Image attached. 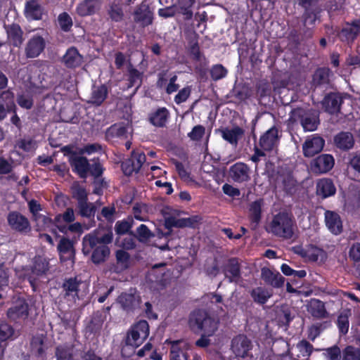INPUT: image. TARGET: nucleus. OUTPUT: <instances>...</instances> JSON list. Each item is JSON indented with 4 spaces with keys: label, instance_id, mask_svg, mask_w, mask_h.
<instances>
[{
    "label": "nucleus",
    "instance_id": "10",
    "mask_svg": "<svg viewBox=\"0 0 360 360\" xmlns=\"http://www.w3.org/2000/svg\"><path fill=\"white\" fill-rule=\"evenodd\" d=\"M360 34V20L355 19L346 22L344 26L338 32V39L351 46Z\"/></svg>",
    "mask_w": 360,
    "mask_h": 360
},
{
    "label": "nucleus",
    "instance_id": "49",
    "mask_svg": "<svg viewBox=\"0 0 360 360\" xmlns=\"http://www.w3.org/2000/svg\"><path fill=\"white\" fill-rule=\"evenodd\" d=\"M188 53L195 61L201 60L202 53L198 44V35L195 34L194 37L188 41Z\"/></svg>",
    "mask_w": 360,
    "mask_h": 360
},
{
    "label": "nucleus",
    "instance_id": "36",
    "mask_svg": "<svg viewBox=\"0 0 360 360\" xmlns=\"http://www.w3.org/2000/svg\"><path fill=\"white\" fill-rule=\"evenodd\" d=\"M308 311L315 319H321L328 316L325 304L320 300L312 299L308 307Z\"/></svg>",
    "mask_w": 360,
    "mask_h": 360
},
{
    "label": "nucleus",
    "instance_id": "8",
    "mask_svg": "<svg viewBox=\"0 0 360 360\" xmlns=\"http://www.w3.org/2000/svg\"><path fill=\"white\" fill-rule=\"evenodd\" d=\"M7 223L12 231L20 235H28L32 231L29 219L19 211H11L7 214Z\"/></svg>",
    "mask_w": 360,
    "mask_h": 360
},
{
    "label": "nucleus",
    "instance_id": "9",
    "mask_svg": "<svg viewBox=\"0 0 360 360\" xmlns=\"http://www.w3.org/2000/svg\"><path fill=\"white\" fill-rule=\"evenodd\" d=\"M29 314V304L24 298H18L6 311L7 318L15 323L24 322L28 319Z\"/></svg>",
    "mask_w": 360,
    "mask_h": 360
},
{
    "label": "nucleus",
    "instance_id": "33",
    "mask_svg": "<svg viewBox=\"0 0 360 360\" xmlns=\"http://www.w3.org/2000/svg\"><path fill=\"white\" fill-rule=\"evenodd\" d=\"M169 116L170 113L169 110L165 107H162L151 112L149 115L148 120L152 125L156 127H164L166 126Z\"/></svg>",
    "mask_w": 360,
    "mask_h": 360
},
{
    "label": "nucleus",
    "instance_id": "62",
    "mask_svg": "<svg viewBox=\"0 0 360 360\" xmlns=\"http://www.w3.org/2000/svg\"><path fill=\"white\" fill-rule=\"evenodd\" d=\"M16 101L20 107L26 110H30L34 105L32 96L28 94H18L17 95Z\"/></svg>",
    "mask_w": 360,
    "mask_h": 360
},
{
    "label": "nucleus",
    "instance_id": "54",
    "mask_svg": "<svg viewBox=\"0 0 360 360\" xmlns=\"http://www.w3.org/2000/svg\"><path fill=\"white\" fill-rule=\"evenodd\" d=\"M143 73L131 65L128 69L129 86L132 87L138 84V87L141 85Z\"/></svg>",
    "mask_w": 360,
    "mask_h": 360
},
{
    "label": "nucleus",
    "instance_id": "14",
    "mask_svg": "<svg viewBox=\"0 0 360 360\" xmlns=\"http://www.w3.org/2000/svg\"><path fill=\"white\" fill-rule=\"evenodd\" d=\"M343 102L344 98L340 93L330 92L324 96L321 105L325 112L330 115H337L340 112Z\"/></svg>",
    "mask_w": 360,
    "mask_h": 360
},
{
    "label": "nucleus",
    "instance_id": "40",
    "mask_svg": "<svg viewBox=\"0 0 360 360\" xmlns=\"http://www.w3.org/2000/svg\"><path fill=\"white\" fill-rule=\"evenodd\" d=\"M108 95V89L105 84H101L95 88L91 93L90 103L96 106H100Z\"/></svg>",
    "mask_w": 360,
    "mask_h": 360
},
{
    "label": "nucleus",
    "instance_id": "44",
    "mask_svg": "<svg viewBox=\"0 0 360 360\" xmlns=\"http://www.w3.org/2000/svg\"><path fill=\"white\" fill-rule=\"evenodd\" d=\"M49 269V262L41 256H36L34 258L32 271L37 276L45 274Z\"/></svg>",
    "mask_w": 360,
    "mask_h": 360
},
{
    "label": "nucleus",
    "instance_id": "29",
    "mask_svg": "<svg viewBox=\"0 0 360 360\" xmlns=\"http://www.w3.org/2000/svg\"><path fill=\"white\" fill-rule=\"evenodd\" d=\"M325 222L328 229L334 235H340L343 231L340 216L334 211L325 212Z\"/></svg>",
    "mask_w": 360,
    "mask_h": 360
},
{
    "label": "nucleus",
    "instance_id": "30",
    "mask_svg": "<svg viewBox=\"0 0 360 360\" xmlns=\"http://www.w3.org/2000/svg\"><path fill=\"white\" fill-rule=\"evenodd\" d=\"M334 145L342 151H348L354 148L355 141L349 131H340L333 138Z\"/></svg>",
    "mask_w": 360,
    "mask_h": 360
},
{
    "label": "nucleus",
    "instance_id": "45",
    "mask_svg": "<svg viewBox=\"0 0 360 360\" xmlns=\"http://www.w3.org/2000/svg\"><path fill=\"white\" fill-rule=\"evenodd\" d=\"M134 224L133 218L131 217H127V219L119 220L115 223V231L118 236H122L127 233L134 234L130 230Z\"/></svg>",
    "mask_w": 360,
    "mask_h": 360
},
{
    "label": "nucleus",
    "instance_id": "46",
    "mask_svg": "<svg viewBox=\"0 0 360 360\" xmlns=\"http://www.w3.org/2000/svg\"><path fill=\"white\" fill-rule=\"evenodd\" d=\"M75 219V217L73 209L68 207L63 214H57L54 218V221L59 230L62 231L63 226L61 224L63 222L71 223L73 222Z\"/></svg>",
    "mask_w": 360,
    "mask_h": 360
},
{
    "label": "nucleus",
    "instance_id": "34",
    "mask_svg": "<svg viewBox=\"0 0 360 360\" xmlns=\"http://www.w3.org/2000/svg\"><path fill=\"white\" fill-rule=\"evenodd\" d=\"M107 14L111 21L121 22L124 16L121 0L110 1L107 7Z\"/></svg>",
    "mask_w": 360,
    "mask_h": 360
},
{
    "label": "nucleus",
    "instance_id": "12",
    "mask_svg": "<svg viewBox=\"0 0 360 360\" xmlns=\"http://www.w3.org/2000/svg\"><path fill=\"white\" fill-rule=\"evenodd\" d=\"M200 218L195 215L187 218L177 219L175 217L170 216L165 220V227L167 229V231L165 233H161L162 236L167 238L171 233V229L173 227L176 228H195L198 224Z\"/></svg>",
    "mask_w": 360,
    "mask_h": 360
},
{
    "label": "nucleus",
    "instance_id": "47",
    "mask_svg": "<svg viewBox=\"0 0 360 360\" xmlns=\"http://www.w3.org/2000/svg\"><path fill=\"white\" fill-rule=\"evenodd\" d=\"M55 356L56 360H72V347L67 345H60L56 347Z\"/></svg>",
    "mask_w": 360,
    "mask_h": 360
},
{
    "label": "nucleus",
    "instance_id": "52",
    "mask_svg": "<svg viewBox=\"0 0 360 360\" xmlns=\"http://www.w3.org/2000/svg\"><path fill=\"white\" fill-rule=\"evenodd\" d=\"M58 22L64 32H69L73 25L72 19L67 12H63L58 15Z\"/></svg>",
    "mask_w": 360,
    "mask_h": 360
},
{
    "label": "nucleus",
    "instance_id": "35",
    "mask_svg": "<svg viewBox=\"0 0 360 360\" xmlns=\"http://www.w3.org/2000/svg\"><path fill=\"white\" fill-rule=\"evenodd\" d=\"M105 136L108 140L115 138L127 139L128 127L122 122L115 123L107 129Z\"/></svg>",
    "mask_w": 360,
    "mask_h": 360
},
{
    "label": "nucleus",
    "instance_id": "50",
    "mask_svg": "<svg viewBox=\"0 0 360 360\" xmlns=\"http://www.w3.org/2000/svg\"><path fill=\"white\" fill-rule=\"evenodd\" d=\"M117 264L120 270H126L130 265V255L124 250H117L115 252Z\"/></svg>",
    "mask_w": 360,
    "mask_h": 360
},
{
    "label": "nucleus",
    "instance_id": "58",
    "mask_svg": "<svg viewBox=\"0 0 360 360\" xmlns=\"http://www.w3.org/2000/svg\"><path fill=\"white\" fill-rule=\"evenodd\" d=\"M330 325V322L324 321L311 325L308 330V338L314 341L321 333Z\"/></svg>",
    "mask_w": 360,
    "mask_h": 360
},
{
    "label": "nucleus",
    "instance_id": "21",
    "mask_svg": "<svg viewBox=\"0 0 360 360\" xmlns=\"http://www.w3.org/2000/svg\"><path fill=\"white\" fill-rule=\"evenodd\" d=\"M325 146V140L317 135L307 139L302 145V152L304 157L311 158L319 153Z\"/></svg>",
    "mask_w": 360,
    "mask_h": 360
},
{
    "label": "nucleus",
    "instance_id": "55",
    "mask_svg": "<svg viewBox=\"0 0 360 360\" xmlns=\"http://www.w3.org/2000/svg\"><path fill=\"white\" fill-rule=\"evenodd\" d=\"M15 333L13 327L6 322L0 323V342H6L13 339Z\"/></svg>",
    "mask_w": 360,
    "mask_h": 360
},
{
    "label": "nucleus",
    "instance_id": "28",
    "mask_svg": "<svg viewBox=\"0 0 360 360\" xmlns=\"http://www.w3.org/2000/svg\"><path fill=\"white\" fill-rule=\"evenodd\" d=\"M72 171L82 179H86L89 174V162L86 157L75 155L70 158Z\"/></svg>",
    "mask_w": 360,
    "mask_h": 360
},
{
    "label": "nucleus",
    "instance_id": "57",
    "mask_svg": "<svg viewBox=\"0 0 360 360\" xmlns=\"http://www.w3.org/2000/svg\"><path fill=\"white\" fill-rule=\"evenodd\" d=\"M44 338L42 335H36L32 337L30 345L32 350L34 351L37 356H41L44 354Z\"/></svg>",
    "mask_w": 360,
    "mask_h": 360
},
{
    "label": "nucleus",
    "instance_id": "1",
    "mask_svg": "<svg viewBox=\"0 0 360 360\" xmlns=\"http://www.w3.org/2000/svg\"><path fill=\"white\" fill-rule=\"evenodd\" d=\"M113 240L112 230L103 234L93 232L85 235L82 239V252L84 255L91 254V262L95 264L104 262L109 257L110 250L108 245Z\"/></svg>",
    "mask_w": 360,
    "mask_h": 360
},
{
    "label": "nucleus",
    "instance_id": "22",
    "mask_svg": "<svg viewBox=\"0 0 360 360\" xmlns=\"http://www.w3.org/2000/svg\"><path fill=\"white\" fill-rule=\"evenodd\" d=\"M4 27L7 35L8 43L13 47L20 48L24 42V32L17 23L4 24Z\"/></svg>",
    "mask_w": 360,
    "mask_h": 360
},
{
    "label": "nucleus",
    "instance_id": "11",
    "mask_svg": "<svg viewBox=\"0 0 360 360\" xmlns=\"http://www.w3.org/2000/svg\"><path fill=\"white\" fill-rule=\"evenodd\" d=\"M46 41L39 34H33L27 41L25 46V55L27 58L39 57L45 50Z\"/></svg>",
    "mask_w": 360,
    "mask_h": 360
},
{
    "label": "nucleus",
    "instance_id": "59",
    "mask_svg": "<svg viewBox=\"0 0 360 360\" xmlns=\"http://www.w3.org/2000/svg\"><path fill=\"white\" fill-rule=\"evenodd\" d=\"M342 360H360V348L347 345L342 349Z\"/></svg>",
    "mask_w": 360,
    "mask_h": 360
},
{
    "label": "nucleus",
    "instance_id": "2",
    "mask_svg": "<svg viewBox=\"0 0 360 360\" xmlns=\"http://www.w3.org/2000/svg\"><path fill=\"white\" fill-rule=\"evenodd\" d=\"M289 122H300L305 131H313L320 124L319 113L312 108H296L290 111Z\"/></svg>",
    "mask_w": 360,
    "mask_h": 360
},
{
    "label": "nucleus",
    "instance_id": "7",
    "mask_svg": "<svg viewBox=\"0 0 360 360\" xmlns=\"http://www.w3.org/2000/svg\"><path fill=\"white\" fill-rule=\"evenodd\" d=\"M231 350L237 358L243 360H256L252 354V341L243 334L234 337L231 340Z\"/></svg>",
    "mask_w": 360,
    "mask_h": 360
},
{
    "label": "nucleus",
    "instance_id": "13",
    "mask_svg": "<svg viewBox=\"0 0 360 360\" xmlns=\"http://www.w3.org/2000/svg\"><path fill=\"white\" fill-rule=\"evenodd\" d=\"M319 13L320 9L318 6L304 9L302 21L304 27V36L306 38L309 39L313 37L314 31L312 28L314 27L316 22L319 19Z\"/></svg>",
    "mask_w": 360,
    "mask_h": 360
},
{
    "label": "nucleus",
    "instance_id": "38",
    "mask_svg": "<svg viewBox=\"0 0 360 360\" xmlns=\"http://www.w3.org/2000/svg\"><path fill=\"white\" fill-rule=\"evenodd\" d=\"M330 70L328 68H319L313 75L312 86L315 88L327 86L330 83Z\"/></svg>",
    "mask_w": 360,
    "mask_h": 360
},
{
    "label": "nucleus",
    "instance_id": "3",
    "mask_svg": "<svg viewBox=\"0 0 360 360\" xmlns=\"http://www.w3.org/2000/svg\"><path fill=\"white\" fill-rule=\"evenodd\" d=\"M294 221L291 214L280 212L274 216L269 224V232L285 239H290L294 235Z\"/></svg>",
    "mask_w": 360,
    "mask_h": 360
},
{
    "label": "nucleus",
    "instance_id": "51",
    "mask_svg": "<svg viewBox=\"0 0 360 360\" xmlns=\"http://www.w3.org/2000/svg\"><path fill=\"white\" fill-rule=\"evenodd\" d=\"M116 208L114 205L102 207L100 215L97 216L98 221H102L103 217L108 223L112 224L115 220Z\"/></svg>",
    "mask_w": 360,
    "mask_h": 360
},
{
    "label": "nucleus",
    "instance_id": "43",
    "mask_svg": "<svg viewBox=\"0 0 360 360\" xmlns=\"http://www.w3.org/2000/svg\"><path fill=\"white\" fill-rule=\"evenodd\" d=\"M15 95L11 89L7 90H2L0 93V99L4 105L8 108V112H15L17 110L16 105L15 103Z\"/></svg>",
    "mask_w": 360,
    "mask_h": 360
},
{
    "label": "nucleus",
    "instance_id": "26",
    "mask_svg": "<svg viewBox=\"0 0 360 360\" xmlns=\"http://www.w3.org/2000/svg\"><path fill=\"white\" fill-rule=\"evenodd\" d=\"M62 62L68 69L79 68L83 62L84 57L75 46L68 48L62 58Z\"/></svg>",
    "mask_w": 360,
    "mask_h": 360
},
{
    "label": "nucleus",
    "instance_id": "32",
    "mask_svg": "<svg viewBox=\"0 0 360 360\" xmlns=\"http://www.w3.org/2000/svg\"><path fill=\"white\" fill-rule=\"evenodd\" d=\"M336 193V188L332 179L328 178L320 179L316 185V194L322 199L333 196Z\"/></svg>",
    "mask_w": 360,
    "mask_h": 360
},
{
    "label": "nucleus",
    "instance_id": "27",
    "mask_svg": "<svg viewBox=\"0 0 360 360\" xmlns=\"http://www.w3.org/2000/svg\"><path fill=\"white\" fill-rule=\"evenodd\" d=\"M134 20L142 27L149 26L153 21V13L146 4H141L134 12Z\"/></svg>",
    "mask_w": 360,
    "mask_h": 360
},
{
    "label": "nucleus",
    "instance_id": "6",
    "mask_svg": "<svg viewBox=\"0 0 360 360\" xmlns=\"http://www.w3.org/2000/svg\"><path fill=\"white\" fill-rule=\"evenodd\" d=\"M146 162L144 152L140 148L133 149L130 156L121 164V169L125 176H130L134 173H139Z\"/></svg>",
    "mask_w": 360,
    "mask_h": 360
},
{
    "label": "nucleus",
    "instance_id": "60",
    "mask_svg": "<svg viewBox=\"0 0 360 360\" xmlns=\"http://www.w3.org/2000/svg\"><path fill=\"white\" fill-rule=\"evenodd\" d=\"M72 196L77 200V204L88 201V194L86 188L78 184L72 186Z\"/></svg>",
    "mask_w": 360,
    "mask_h": 360
},
{
    "label": "nucleus",
    "instance_id": "48",
    "mask_svg": "<svg viewBox=\"0 0 360 360\" xmlns=\"http://www.w3.org/2000/svg\"><path fill=\"white\" fill-rule=\"evenodd\" d=\"M326 257V252L316 245H310L307 247V259L313 262H318L320 259L321 261H323Z\"/></svg>",
    "mask_w": 360,
    "mask_h": 360
},
{
    "label": "nucleus",
    "instance_id": "15",
    "mask_svg": "<svg viewBox=\"0 0 360 360\" xmlns=\"http://www.w3.org/2000/svg\"><path fill=\"white\" fill-rule=\"evenodd\" d=\"M82 281L77 277L65 278L61 285L62 293L65 299L75 302L79 299V285Z\"/></svg>",
    "mask_w": 360,
    "mask_h": 360
},
{
    "label": "nucleus",
    "instance_id": "39",
    "mask_svg": "<svg viewBox=\"0 0 360 360\" xmlns=\"http://www.w3.org/2000/svg\"><path fill=\"white\" fill-rule=\"evenodd\" d=\"M250 295L254 302L263 305L267 302L269 299L272 296V293L266 288L259 286L252 289Z\"/></svg>",
    "mask_w": 360,
    "mask_h": 360
},
{
    "label": "nucleus",
    "instance_id": "64",
    "mask_svg": "<svg viewBox=\"0 0 360 360\" xmlns=\"http://www.w3.org/2000/svg\"><path fill=\"white\" fill-rule=\"evenodd\" d=\"M210 76L214 81L224 78L227 75V70L221 64L214 65L210 69Z\"/></svg>",
    "mask_w": 360,
    "mask_h": 360
},
{
    "label": "nucleus",
    "instance_id": "16",
    "mask_svg": "<svg viewBox=\"0 0 360 360\" xmlns=\"http://www.w3.org/2000/svg\"><path fill=\"white\" fill-rule=\"evenodd\" d=\"M166 343L171 345L169 351L170 360H188V351L191 347L189 343L183 340H166Z\"/></svg>",
    "mask_w": 360,
    "mask_h": 360
},
{
    "label": "nucleus",
    "instance_id": "18",
    "mask_svg": "<svg viewBox=\"0 0 360 360\" xmlns=\"http://www.w3.org/2000/svg\"><path fill=\"white\" fill-rule=\"evenodd\" d=\"M261 279L267 285L274 288H283L285 283V278L276 270L264 266L261 269Z\"/></svg>",
    "mask_w": 360,
    "mask_h": 360
},
{
    "label": "nucleus",
    "instance_id": "24",
    "mask_svg": "<svg viewBox=\"0 0 360 360\" xmlns=\"http://www.w3.org/2000/svg\"><path fill=\"white\" fill-rule=\"evenodd\" d=\"M278 141V130L274 126L261 136L259 145L264 150L269 152L276 146Z\"/></svg>",
    "mask_w": 360,
    "mask_h": 360
},
{
    "label": "nucleus",
    "instance_id": "23",
    "mask_svg": "<svg viewBox=\"0 0 360 360\" xmlns=\"http://www.w3.org/2000/svg\"><path fill=\"white\" fill-rule=\"evenodd\" d=\"M250 167L244 162H238L230 167L229 175L237 183L247 182L250 179Z\"/></svg>",
    "mask_w": 360,
    "mask_h": 360
},
{
    "label": "nucleus",
    "instance_id": "5",
    "mask_svg": "<svg viewBox=\"0 0 360 360\" xmlns=\"http://www.w3.org/2000/svg\"><path fill=\"white\" fill-rule=\"evenodd\" d=\"M150 328L147 321L140 320L133 324L127 333L124 342L126 345L137 348L148 338Z\"/></svg>",
    "mask_w": 360,
    "mask_h": 360
},
{
    "label": "nucleus",
    "instance_id": "20",
    "mask_svg": "<svg viewBox=\"0 0 360 360\" xmlns=\"http://www.w3.org/2000/svg\"><path fill=\"white\" fill-rule=\"evenodd\" d=\"M23 13L29 21L41 20L45 14V8L39 0H28L25 4Z\"/></svg>",
    "mask_w": 360,
    "mask_h": 360
},
{
    "label": "nucleus",
    "instance_id": "41",
    "mask_svg": "<svg viewBox=\"0 0 360 360\" xmlns=\"http://www.w3.org/2000/svg\"><path fill=\"white\" fill-rule=\"evenodd\" d=\"M244 134V130L240 127L232 129L225 128L221 130L222 138L231 144H236Z\"/></svg>",
    "mask_w": 360,
    "mask_h": 360
},
{
    "label": "nucleus",
    "instance_id": "37",
    "mask_svg": "<svg viewBox=\"0 0 360 360\" xmlns=\"http://www.w3.org/2000/svg\"><path fill=\"white\" fill-rule=\"evenodd\" d=\"M99 0H84L76 8L77 13L81 17L92 15L96 13Z\"/></svg>",
    "mask_w": 360,
    "mask_h": 360
},
{
    "label": "nucleus",
    "instance_id": "63",
    "mask_svg": "<svg viewBox=\"0 0 360 360\" xmlns=\"http://www.w3.org/2000/svg\"><path fill=\"white\" fill-rule=\"evenodd\" d=\"M347 159L348 167L360 174V151L349 153Z\"/></svg>",
    "mask_w": 360,
    "mask_h": 360
},
{
    "label": "nucleus",
    "instance_id": "42",
    "mask_svg": "<svg viewBox=\"0 0 360 360\" xmlns=\"http://www.w3.org/2000/svg\"><path fill=\"white\" fill-rule=\"evenodd\" d=\"M350 315V310L347 309L341 312L338 316L336 323L340 335H345L348 333L349 326V317Z\"/></svg>",
    "mask_w": 360,
    "mask_h": 360
},
{
    "label": "nucleus",
    "instance_id": "56",
    "mask_svg": "<svg viewBox=\"0 0 360 360\" xmlns=\"http://www.w3.org/2000/svg\"><path fill=\"white\" fill-rule=\"evenodd\" d=\"M79 213L83 217L94 218L96 212V207L88 201L77 204Z\"/></svg>",
    "mask_w": 360,
    "mask_h": 360
},
{
    "label": "nucleus",
    "instance_id": "4",
    "mask_svg": "<svg viewBox=\"0 0 360 360\" xmlns=\"http://www.w3.org/2000/svg\"><path fill=\"white\" fill-rule=\"evenodd\" d=\"M219 321L212 317L210 314L201 309L194 310L190 316L191 326L202 331L207 336H212L218 328Z\"/></svg>",
    "mask_w": 360,
    "mask_h": 360
},
{
    "label": "nucleus",
    "instance_id": "17",
    "mask_svg": "<svg viewBox=\"0 0 360 360\" xmlns=\"http://www.w3.org/2000/svg\"><path fill=\"white\" fill-rule=\"evenodd\" d=\"M335 160L330 154H321L311 162V169L314 174H324L332 169Z\"/></svg>",
    "mask_w": 360,
    "mask_h": 360
},
{
    "label": "nucleus",
    "instance_id": "31",
    "mask_svg": "<svg viewBox=\"0 0 360 360\" xmlns=\"http://www.w3.org/2000/svg\"><path fill=\"white\" fill-rule=\"evenodd\" d=\"M123 310L127 312H133L141 302L139 296L134 293L122 292L117 299Z\"/></svg>",
    "mask_w": 360,
    "mask_h": 360
},
{
    "label": "nucleus",
    "instance_id": "19",
    "mask_svg": "<svg viewBox=\"0 0 360 360\" xmlns=\"http://www.w3.org/2000/svg\"><path fill=\"white\" fill-rule=\"evenodd\" d=\"M222 271L230 283H238L241 278V266L238 257H231L223 266Z\"/></svg>",
    "mask_w": 360,
    "mask_h": 360
},
{
    "label": "nucleus",
    "instance_id": "61",
    "mask_svg": "<svg viewBox=\"0 0 360 360\" xmlns=\"http://www.w3.org/2000/svg\"><path fill=\"white\" fill-rule=\"evenodd\" d=\"M326 360H342V350L338 345H334L324 349Z\"/></svg>",
    "mask_w": 360,
    "mask_h": 360
},
{
    "label": "nucleus",
    "instance_id": "53",
    "mask_svg": "<svg viewBox=\"0 0 360 360\" xmlns=\"http://www.w3.org/2000/svg\"><path fill=\"white\" fill-rule=\"evenodd\" d=\"M297 348L299 350V354H297V357L300 358L301 356L304 357L305 359H309V356L313 352L314 347L313 345L306 340H302L297 345Z\"/></svg>",
    "mask_w": 360,
    "mask_h": 360
},
{
    "label": "nucleus",
    "instance_id": "25",
    "mask_svg": "<svg viewBox=\"0 0 360 360\" xmlns=\"http://www.w3.org/2000/svg\"><path fill=\"white\" fill-rule=\"evenodd\" d=\"M263 205V198L257 199L249 205L248 219L252 230L257 229L261 222Z\"/></svg>",
    "mask_w": 360,
    "mask_h": 360
}]
</instances>
